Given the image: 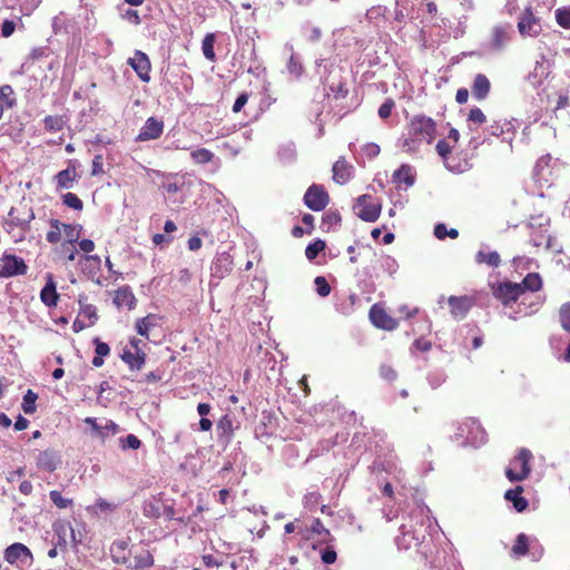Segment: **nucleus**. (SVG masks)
Here are the masks:
<instances>
[{
	"label": "nucleus",
	"instance_id": "obj_47",
	"mask_svg": "<svg viewBox=\"0 0 570 570\" xmlns=\"http://www.w3.org/2000/svg\"><path fill=\"white\" fill-rule=\"evenodd\" d=\"M556 21L562 28L570 29V7L556 10Z\"/></svg>",
	"mask_w": 570,
	"mask_h": 570
},
{
	"label": "nucleus",
	"instance_id": "obj_49",
	"mask_svg": "<svg viewBox=\"0 0 570 570\" xmlns=\"http://www.w3.org/2000/svg\"><path fill=\"white\" fill-rule=\"evenodd\" d=\"M121 449H139L141 448V440L139 436L129 433L125 439L120 440Z\"/></svg>",
	"mask_w": 570,
	"mask_h": 570
},
{
	"label": "nucleus",
	"instance_id": "obj_51",
	"mask_svg": "<svg viewBox=\"0 0 570 570\" xmlns=\"http://www.w3.org/2000/svg\"><path fill=\"white\" fill-rule=\"evenodd\" d=\"M62 232L67 238V242H70L72 245L78 242L79 233L77 227L73 225H67V223H62Z\"/></svg>",
	"mask_w": 570,
	"mask_h": 570
},
{
	"label": "nucleus",
	"instance_id": "obj_4",
	"mask_svg": "<svg viewBox=\"0 0 570 570\" xmlns=\"http://www.w3.org/2000/svg\"><path fill=\"white\" fill-rule=\"evenodd\" d=\"M517 28L522 37H538L542 32V22L540 17L535 16L533 8L527 7L519 13Z\"/></svg>",
	"mask_w": 570,
	"mask_h": 570
},
{
	"label": "nucleus",
	"instance_id": "obj_45",
	"mask_svg": "<svg viewBox=\"0 0 570 570\" xmlns=\"http://www.w3.org/2000/svg\"><path fill=\"white\" fill-rule=\"evenodd\" d=\"M287 70L295 78L302 77L304 67L296 55H291L289 61L287 62Z\"/></svg>",
	"mask_w": 570,
	"mask_h": 570
},
{
	"label": "nucleus",
	"instance_id": "obj_13",
	"mask_svg": "<svg viewBox=\"0 0 570 570\" xmlns=\"http://www.w3.org/2000/svg\"><path fill=\"white\" fill-rule=\"evenodd\" d=\"M8 215L11 219V224L22 228L29 227L35 218L32 207L27 206V204H19V206L11 207Z\"/></svg>",
	"mask_w": 570,
	"mask_h": 570
},
{
	"label": "nucleus",
	"instance_id": "obj_5",
	"mask_svg": "<svg viewBox=\"0 0 570 570\" xmlns=\"http://www.w3.org/2000/svg\"><path fill=\"white\" fill-rule=\"evenodd\" d=\"M368 320L373 326L379 330L394 331L399 327V318L391 316L385 306L381 303H374L368 311Z\"/></svg>",
	"mask_w": 570,
	"mask_h": 570
},
{
	"label": "nucleus",
	"instance_id": "obj_38",
	"mask_svg": "<svg viewBox=\"0 0 570 570\" xmlns=\"http://www.w3.org/2000/svg\"><path fill=\"white\" fill-rule=\"evenodd\" d=\"M217 431L220 436H227L230 438L234 434V423L230 416L228 414H225L220 417V420L217 422Z\"/></svg>",
	"mask_w": 570,
	"mask_h": 570
},
{
	"label": "nucleus",
	"instance_id": "obj_41",
	"mask_svg": "<svg viewBox=\"0 0 570 570\" xmlns=\"http://www.w3.org/2000/svg\"><path fill=\"white\" fill-rule=\"evenodd\" d=\"M311 531L321 535V541H331L333 540V535L328 528H325L323 521L321 519H315L312 523Z\"/></svg>",
	"mask_w": 570,
	"mask_h": 570
},
{
	"label": "nucleus",
	"instance_id": "obj_8",
	"mask_svg": "<svg viewBox=\"0 0 570 570\" xmlns=\"http://www.w3.org/2000/svg\"><path fill=\"white\" fill-rule=\"evenodd\" d=\"M62 463L61 453L53 448L38 451L36 456V465L39 471L55 472Z\"/></svg>",
	"mask_w": 570,
	"mask_h": 570
},
{
	"label": "nucleus",
	"instance_id": "obj_32",
	"mask_svg": "<svg viewBox=\"0 0 570 570\" xmlns=\"http://www.w3.org/2000/svg\"><path fill=\"white\" fill-rule=\"evenodd\" d=\"M552 237L550 234L547 233V230L537 229L533 230V233L530 236V242L533 246H546L548 249L549 247H552Z\"/></svg>",
	"mask_w": 570,
	"mask_h": 570
},
{
	"label": "nucleus",
	"instance_id": "obj_60",
	"mask_svg": "<svg viewBox=\"0 0 570 570\" xmlns=\"http://www.w3.org/2000/svg\"><path fill=\"white\" fill-rule=\"evenodd\" d=\"M363 151L367 158H374L377 157V155H380L381 149L380 146L376 145V142H367L363 147Z\"/></svg>",
	"mask_w": 570,
	"mask_h": 570
},
{
	"label": "nucleus",
	"instance_id": "obj_19",
	"mask_svg": "<svg viewBox=\"0 0 570 570\" xmlns=\"http://www.w3.org/2000/svg\"><path fill=\"white\" fill-rule=\"evenodd\" d=\"M110 553L114 562L125 564L127 568H129L130 553L128 551V542H126V540H116L114 543H111Z\"/></svg>",
	"mask_w": 570,
	"mask_h": 570
},
{
	"label": "nucleus",
	"instance_id": "obj_9",
	"mask_svg": "<svg viewBox=\"0 0 570 570\" xmlns=\"http://www.w3.org/2000/svg\"><path fill=\"white\" fill-rule=\"evenodd\" d=\"M128 65L134 68V70L137 72L138 78H140L141 81L149 82L150 71H151V62L147 53L141 50H136L134 52V56L128 59Z\"/></svg>",
	"mask_w": 570,
	"mask_h": 570
},
{
	"label": "nucleus",
	"instance_id": "obj_27",
	"mask_svg": "<svg viewBox=\"0 0 570 570\" xmlns=\"http://www.w3.org/2000/svg\"><path fill=\"white\" fill-rule=\"evenodd\" d=\"M522 295L524 292H538L542 288V278L540 273H528L525 277L519 283Z\"/></svg>",
	"mask_w": 570,
	"mask_h": 570
},
{
	"label": "nucleus",
	"instance_id": "obj_62",
	"mask_svg": "<svg viewBox=\"0 0 570 570\" xmlns=\"http://www.w3.org/2000/svg\"><path fill=\"white\" fill-rule=\"evenodd\" d=\"M337 560V554L334 548L327 547L322 552V561L325 563H334Z\"/></svg>",
	"mask_w": 570,
	"mask_h": 570
},
{
	"label": "nucleus",
	"instance_id": "obj_7",
	"mask_svg": "<svg viewBox=\"0 0 570 570\" xmlns=\"http://www.w3.org/2000/svg\"><path fill=\"white\" fill-rule=\"evenodd\" d=\"M492 294L504 306L515 303L522 295L520 283H512V281H502L501 283L492 285Z\"/></svg>",
	"mask_w": 570,
	"mask_h": 570
},
{
	"label": "nucleus",
	"instance_id": "obj_50",
	"mask_svg": "<svg viewBox=\"0 0 570 570\" xmlns=\"http://www.w3.org/2000/svg\"><path fill=\"white\" fill-rule=\"evenodd\" d=\"M87 299L85 294L78 296V302L81 306V314L86 315L88 318H97L96 306L86 305L85 301Z\"/></svg>",
	"mask_w": 570,
	"mask_h": 570
},
{
	"label": "nucleus",
	"instance_id": "obj_59",
	"mask_svg": "<svg viewBox=\"0 0 570 570\" xmlns=\"http://www.w3.org/2000/svg\"><path fill=\"white\" fill-rule=\"evenodd\" d=\"M95 353H98L101 358L104 360V356H107V354L110 353V346L107 343H102V341L99 340V337L95 338Z\"/></svg>",
	"mask_w": 570,
	"mask_h": 570
},
{
	"label": "nucleus",
	"instance_id": "obj_29",
	"mask_svg": "<svg viewBox=\"0 0 570 570\" xmlns=\"http://www.w3.org/2000/svg\"><path fill=\"white\" fill-rule=\"evenodd\" d=\"M393 180L395 184H404L406 186H411L415 181V177L412 174V168L410 165H401L393 173Z\"/></svg>",
	"mask_w": 570,
	"mask_h": 570
},
{
	"label": "nucleus",
	"instance_id": "obj_22",
	"mask_svg": "<svg viewBox=\"0 0 570 570\" xmlns=\"http://www.w3.org/2000/svg\"><path fill=\"white\" fill-rule=\"evenodd\" d=\"M523 487L517 485L514 489H509L504 493V498L507 501L512 502L517 512H523L529 507V501L527 498L522 497Z\"/></svg>",
	"mask_w": 570,
	"mask_h": 570
},
{
	"label": "nucleus",
	"instance_id": "obj_46",
	"mask_svg": "<svg viewBox=\"0 0 570 570\" xmlns=\"http://www.w3.org/2000/svg\"><path fill=\"white\" fill-rule=\"evenodd\" d=\"M59 254L67 261H75L77 257V247L71 242H62L59 246Z\"/></svg>",
	"mask_w": 570,
	"mask_h": 570
},
{
	"label": "nucleus",
	"instance_id": "obj_25",
	"mask_svg": "<svg viewBox=\"0 0 570 570\" xmlns=\"http://www.w3.org/2000/svg\"><path fill=\"white\" fill-rule=\"evenodd\" d=\"M159 320L158 314H147L145 317L138 318L136 323L137 333L148 338L151 328L158 325Z\"/></svg>",
	"mask_w": 570,
	"mask_h": 570
},
{
	"label": "nucleus",
	"instance_id": "obj_64",
	"mask_svg": "<svg viewBox=\"0 0 570 570\" xmlns=\"http://www.w3.org/2000/svg\"><path fill=\"white\" fill-rule=\"evenodd\" d=\"M78 246L83 253L90 254L95 249V242L90 240V238H82L78 242Z\"/></svg>",
	"mask_w": 570,
	"mask_h": 570
},
{
	"label": "nucleus",
	"instance_id": "obj_48",
	"mask_svg": "<svg viewBox=\"0 0 570 570\" xmlns=\"http://www.w3.org/2000/svg\"><path fill=\"white\" fill-rule=\"evenodd\" d=\"M316 292L320 296H328L331 293V284H328L325 276H316L314 279Z\"/></svg>",
	"mask_w": 570,
	"mask_h": 570
},
{
	"label": "nucleus",
	"instance_id": "obj_15",
	"mask_svg": "<svg viewBox=\"0 0 570 570\" xmlns=\"http://www.w3.org/2000/svg\"><path fill=\"white\" fill-rule=\"evenodd\" d=\"M60 295L57 291V283L52 273H47L46 283L40 291V299L48 307L58 306Z\"/></svg>",
	"mask_w": 570,
	"mask_h": 570
},
{
	"label": "nucleus",
	"instance_id": "obj_6",
	"mask_svg": "<svg viewBox=\"0 0 570 570\" xmlns=\"http://www.w3.org/2000/svg\"><path fill=\"white\" fill-rule=\"evenodd\" d=\"M303 200L311 210L320 212L328 205L330 194L323 185L313 184L306 189Z\"/></svg>",
	"mask_w": 570,
	"mask_h": 570
},
{
	"label": "nucleus",
	"instance_id": "obj_2",
	"mask_svg": "<svg viewBox=\"0 0 570 570\" xmlns=\"http://www.w3.org/2000/svg\"><path fill=\"white\" fill-rule=\"evenodd\" d=\"M532 459L533 454L528 448H520L509 466L505 468V478L510 482H521V480L528 479L531 473Z\"/></svg>",
	"mask_w": 570,
	"mask_h": 570
},
{
	"label": "nucleus",
	"instance_id": "obj_55",
	"mask_svg": "<svg viewBox=\"0 0 570 570\" xmlns=\"http://www.w3.org/2000/svg\"><path fill=\"white\" fill-rule=\"evenodd\" d=\"M435 150L441 158L446 159L452 154L453 146H451L446 140H440L436 142Z\"/></svg>",
	"mask_w": 570,
	"mask_h": 570
},
{
	"label": "nucleus",
	"instance_id": "obj_17",
	"mask_svg": "<svg viewBox=\"0 0 570 570\" xmlns=\"http://www.w3.org/2000/svg\"><path fill=\"white\" fill-rule=\"evenodd\" d=\"M120 356L131 371H141L146 365V352H135L130 351V348H124Z\"/></svg>",
	"mask_w": 570,
	"mask_h": 570
},
{
	"label": "nucleus",
	"instance_id": "obj_57",
	"mask_svg": "<svg viewBox=\"0 0 570 570\" xmlns=\"http://www.w3.org/2000/svg\"><path fill=\"white\" fill-rule=\"evenodd\" d=\"M104 171V157L98 154L91 161V175H99Z\"/></svg>",
	"mask_w": 570,
	"mask_h": 570
},
{
	"label": "nucleus",
	"instance_id": "obj_53",
	"mask_svg": "<svg viewBox=\"0 0 570 570\" xmlns=\"http://www.w3.org/2000/svg\"><path fill=\"white\" fill-rule=\"evenodd\" d=\"M394 106L395 102L393 99L384 100V102L379 107V116L381 119H389V117L392 115Z\"/></svg>",
	"mask_w": 570,
	"mask_h": 570
},
{
	"label": "nucleus",
	"instance_id": "obj_31",
	"mask_svg": "<svg viewBox=\"0 0 570 570\" xmlns=\"http://www.w3.org/2000/svg\"><path fill=\"white\" fill-rule=\"evenodd\" d=\"M190 157L196 165H206L214 160L215 154L206 147H198L190 151Z\"/></svg>",
	"mask_w": 570,
	"mask_h": 570
},
{
	"label": "nucleus",
	"instance_id": "obj_30",
	"mask_svg": "<svg viewBox=\"0 0 570 570\" xmlns=\"http://www.w3.org/2000/svg\"><path fill=\"white\" fill-rule=\"evenodd\" d=\"M234 263L228 254H222L214 263V273L217 276H225L233 269Z\"/></svg>",
	"mask_w": 570,
	"mask_h": 570
},
{
	"label": "nucleus",
	"instance_id": "obj_44",
	"mask_svg": "<svg viewBox=\"0 0 570 570\" xmlns=\"http://www.w3.org/2000/svg\"><path fill=\"white\" fill-rule=\"evenodd\" d=\"M559 321L562 328L570 333V302L563 303L559 308Z\"/></svg>",
	"mask_w": 570,
	"mask_h": 570
},
{
	"label": "nucleus",
	"instance_id": "obj_40",
	"mask_svg": "<svg viewBox=\"0 0 570 570\" xmlns=\"http://www.w3.org/2000/svg\"><path fill=\"white\" fill-rule=\"evenodd\" d=\"M55 531L58 534L57 547H67L66 533L70 532L72 539L75 540V530L70 527V524L60 523L55 527Z\"/></svg>",
	"mask_w": 570,
	"mask_h": 570
},
{
	"label": "nucleus",
	"instance_id": "obj_1",
	"mask_svg": "<svg viewBox=\"0 0 570 570\" xmlns=\"http://www.w3.org/2000/svg\"><path fill=\"white\" fill-rule=\"evenodd\" d=\"M436 120L426 115H414L407 120L403 149L409 154L419 151L422 144H431L436 137Z\"/></svg>",
	"mask_w": 570,
	"mask_h": 570
},
{
	"label": "nucleus",
	"instance_id": "obj_52",
	"mask_svg": "<svg viewBox=\"0 0 570 570\" xmlns=\"http://www.w3.org/2000/svg\"><path fill=\"white\" fill-rule=\"evenodd\" d=\"M379 372L384 380L394 381L397 379V372L391 364H381Z\"/></svg>",
	"mask_w": 570,
	"mask_h": 570
},
{
	"label": "nucleus",
	"instance_id": "obj_63",
	"mask_svg": "<svg viewBox=\"0 0 570 570\" xmlns=\"http://www.w3.org/2000/svg\"><path fill=\"white\" fill-rule=\"evenodd\" d=\"M414 348L419 350V352H429L432 348V343L429 340H424V337H417L413 342Z\"/></svg>",
	"mask_w": 570,
	"mask_h": 570
},
{
	"label": "nucleus",
	"instance_id": "obj_12",
	"mask_svg": "<svg viewBox=\"0 0 570 570\" xmlns=\"http://www.w3.org/2000/svg\"><path fill=\"white\" fill-rule=\"evenodd\" d=\"M4 559L8 563H17L19 561L28 563L33 560V554L30 548L24 546V543L16 542L6 548Z\"/></svg>",
	"mask_w": 570,
	"mask_h": 570
},
{
	"label": "nucleus",
	"instance_id": "obj_26",
	"mask_svg": "<svg viewBox=\"0 0 570 570\" xmlns=\"http://www.w3.org/2000/svg\"><path fill=\"white\" fill-rule=\"evenodd\" d=\"M155 562L154 556L150 550H141L134 556V560L129 558V568L132 570H142V568L153 567Z\"/></svg>",
	"mask_w": 570,
	"mask_h": 570
},
{
	"label": "nucleus",
	"instance_id": "obj_42",
	"mask_svg": "<svg viewBox=\"0 0 570 570\" xmlns=\"http://www.w3.org/2000/svg\"><path fill=\"white\" fill-rule=\"evenodd\" d=\"M49 499L58 509H66V507L73 504L71 498L62 497L59 490H51L49 492Z\"/></svg>",
	"mask_w": 570,
	"mask_h": 570
},
{
	"label": "nucleus",
	"instance_id": "obj_56",
	"mask_svg": "<svg viewBox=\"0 0 570 570\" xmlns=\"http://www.w3.org/2000/svg\"><path fill=\"white\" fill-rule=\"evenodd\" d=\"M468 120H472V121H474L475 124H484V121L487 120V118H485V115L483 114V111L481 110V108H479V107H473V108H471V110L469 111Z\"/></svg>",
	"mask_w": 570,
	"mask_h": 570
},
{
	"label": "nucleus",
	"instance_id": "obj_23",
	"mask_svg": "<svg viewBox=\"0 0 570 570\" xmlns=\"http://www.w3.org/2000/svg\"><path fill=\"white\" fill-rule=\"evenodd\" d=\"M491 90V81L484 73H476L472 83V95L478 100L488 97Z\"/></svg>",
	"mask_w": 570,
	"mask_h": 570
},
{
	"label": "nucleus",
	"instance_id": "obj_11",
	"mask_svg": "<svg viewBox=\"0 0 570 570\" xmlns=\"http://www.w3.org/2000/svg\"><path fill=\"white\" fill-rule=\"evenodd\" d=\"M164 120L154 118V116H151L150 118L146 119L145 125L136 136V141H150V139L160 138L164 131Z\"/></svg>",
	"mask_w": 570,
	"mask_h": 570
},
{
	"label": "nucleus",
	"instance_id": "obj_18",
	"mask_svg": "<svg viewBox=\"0 0 570 570\" xmlns=\"http://www.w3.org/2000/svg\"><path fill=\"white\" fill-rule=\"evenodd\" d=\"M85 423L90 425L92 431L102 440L109 436V434H117L120 430L119 425L116 424L115 421H106L104 425H100L96 417H86Z\"/></svg>",
	"mask_w": 570,
	"mask_h": 570
},
{
	"label": "nucleus",
	"instance_id": "obj_36",
	"mask_svg": "<svg viewBox=\"0 0 570 570\" xmlns=\"http://www.w3.org/2000/svg\"><path fill=\"white\" fill-rule=\"evenodd\" d=\"M475 259L478 264H488L490 266H499L501 264L500 254L497 252H478Z\"/></svg>",
	"mask_w": 570,
	"mask_h": 570
},
{
	"label": "nucleus",
	"instance_id": "obj_43",
	"mask_svg": "<svg viewBox=\"0 0 570 570\" xmlns=\"http://www.w3.org/2000/svg\"><path fill=\"white\" fill-rule=\"evenodd\" d=\"M62 202L67 207L73 208L75 210H82L83 208V202L76 193H65V195H62Z\"/></svg>",
	"mask_w": 570,
	"mask_h": 570
},
{
	"label": "nucleus",
	"instance_id": "obj_58",
	"mask_svg": "<svg viewBox=\"0 0 570 570\" xmlns=\"http://www.w3.org/2000/svg\"><path fill=\"white\" fill-rule=\"evenodd\" d=\"M248 98H249L248 92H240L238 95V97L236 98V100L234 101L233 111L234 112L242 111L243 107L247 104Z\"/></svg>",
	"mask_w": 570,
	"mask_h": 570
},
{
	"label": "nucleus",
	"instance_id": "obj_34",
	"mask_svg": "<svg viewBox=\"0 0 570 570\" xmlns=\"http://www.w3.org/2000/svg\"><path fill=\"white\" fill-rule=\"evenodd\" d=\"M215 39L214 33L205 35L203 39V55L208 59V61H216Z\"/></svg>",
	"mask_w": 570,
	"mask_h": 570
},
{
	"label": "nucleus",
	"instance_id": "obj_16",
	"mask_svg": "<svg viewBox=\"0 0 570 570\" xmlns=\"http://www.w3.org/2000/svg\"><path fill=\"white\" fill-rule=\"evenodd\" d=\"M510 40V24H495L490 32L489 47L492 50H502Z\"/></svg>",
	"mask_w": 570,
	"mask_h": 570
},
{
	"label": "nucleus",
	"instance_id": "obj_39",
	"mask_svg": "<svg viewBox=\"0 0 570 570\" xmlns=\"http://www.w3.org/2000/svg\"><path fill=\"white\" fill-rule=\"evenodd\" d=\"M326 249V243L325 240H322V238H317L316 240L312 242V244H308L305 248V255L308 261H314V258L317 257L318 253H322V250Z\"/></svg>",
	"mask_w": 570,
	"mask_h": 570
},
{
	"label": "nucleus",
	"instance_id": "obj_10",
	"mask_svg": "<svg viewBox=\"0 0 570 570\" xmlns=\"http://www.w3.org/2000/svg\"><path fill=\"white\" fill-rule=\"evenodd\" d=\"M28 265L24 264L22 257L16 254H4L2 256V265L0 267V277L17 276V274H26Z\"/></svg>",
	"mask_w": 570,
	"mask_h": 570
},
{
	"label": "nucleus",
	"instance_id": "obj_21",
	"mask_svg": "<svg viewBox=\"0 0 570 570\" xmlns=\"http://www.w3.org/2000/svg\"><path fill=\"white\" fill-rule=\"evenodd\" d=\"M353 174L352 165L347 164L344 158H338L333 165V180L336 184L344 185L350 180Z\"/></svg>",
	"mask_w": 570,
	"mask_h": 570
},
{
	"label": "nucleus",
	"instance_id": "obj_3",
	"mask_svg": "<svg viewBox=\"0 0 570 570\" xmlns=\"http://www.w3.org/2000/svg\"><path fill=\"white\" fill-rule=\"evenodd\" d=\"M354 210L358 218L367 223H374L382 213V204L380 199L372 195H360L355 199Z\"/></svg>",
	"mask_w": 570,
	"mask_h": 570
},
{
	"label": "nucleus",
	"instance_id": "obj_20",
	"mask_svg": "<svg viewBox=\"0 0 570 570\" xmlns=\"http://www.w3.org/2000/svg\"><path fill=\"white\" fill-rule=\"evenodd\" d=\"M114 303L117 307L134 308L137 298L130 286H121L115 292Z\"/></svg>",
	"mask_w": 570,
	"mask_h": 570
},
{
	"label": "nucleus",
	"instance_id": "obj_54",
	"mask_svg": "<svg viewBox=\"0 0 570 570\" xmlns=\"http://www.w3.org/2000/svg\"><path fill=\"white\" fill-rule=\"evenodd\" d=\"M420 312V307L417 306H410V305H401L397 307V313L401 315V317L407 320L415 317Z\"/></svg>",
	"mask_w": 570,
	"mask_h": 570
},
{
	"label": "nucleus",
	"instance_id": "obj_61",
	"mask_svg": "<svg viewBox=\"0 0 570 570\" xmlns=\"http://www.w3.org/2000/svg\"><path fill=\"white\" fill-rule=\"evenodd\" d=\"M14 29H16L14 20L6 19V20H3L2 26H1V35L3 37H10L13 35Z\"/></svg>",
	"mask_w": 570,
	"mask_h": 570
},
{
	"label": "nucleus",
	"instance_id": "obj_14",
	"mask_svg": "<svg viewBox=\"0 0 570 570\" xmlns=\"http://www.w3.org/2000/svg\"><path fill=\"white\" fill-rule=\"evenodd\" d=\"M448 302L450 312L454 318L466 317L470 308L474 306V298L469 297V295H462L461 297H455V295H452L448 298Z\"/></svg>",
	"mask_w": 570,
	"mask_h": 570
},
{
	"label": "nucleus",
	"instance_id": "obj_28",
	"mask_svg": "<svg viewBox=\"0 0 570 570\" xmlns=\"http://www.w3.org/2000/svg\"><path fill=\"white\" fill-rule=\"evenodd\" d=\"M529 552V535L524 534V532H520L512 547H511V556L513 558H523Z\"/></svg>",
	"mask_w": 570,
	"mask_h": 570
},
{
	"label": "nucleus",
	"instance_id": "obj_33",
	"mask_svg": "<svg viewBox=\"0 0 570 570\" xmlns=\"http://www.w3.org/2000/svg\"><path fill=\"white\" fill-rule=\"evenodd\" d=\"M37 400H38V394L35 393L33 390H27L23 395L22 402H21V407H22L23 412L27 414L36 413Z\"/></svg>",
	"mask_w": 570,
	"mask_h": 570
},
{
	"label": "nucleus",
	"instance_id": "obj_24",
	"mask_svg": "<svg viewBox=\"0 0 570 570\" xmlns=\"http://www.w3.org/2000/svg\"><path fill=\"white\" fill-rule=\"evenodd\" d=\"M77 177L78 174L76 166H68L66 169H62L55 175V180L58 188H71Z\"/></svg>",
	"mask_w": 570,
	"mask_h": 570
},
{
	"label": "nucleus",
	"instance_id": "obj_35",
	"mask_svg": "<svg viewBox=\"0 0 570 570\" xmlns=\"http://www.w3.org/2000/svg\"><path fill=\"white\" fill-rule=\"evenodd\" d=\"M66 120L63 116L49 115L43 118V127L47 131H60L65 127Z\"/></svg>",
	"mask_w": 570,
	"mask_h": 570
},
{
	"label": "nucleus",
	"instance_id": "obj_37",
	"mask_svg": "<svg viewBox=\"0 0 570 570\" xmlns=\"http://www.w3.org/2000/svg\"><path fill=\"white\" fill-rule=\"evenodd\" d=\"M51 229L46 234V240L49 243H58L61 239V233L63 230V223L59 219L50 220Z\"/></svg>",
	"mask_w": 570,
	"mask_h": 570
}]
</instances>
